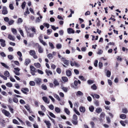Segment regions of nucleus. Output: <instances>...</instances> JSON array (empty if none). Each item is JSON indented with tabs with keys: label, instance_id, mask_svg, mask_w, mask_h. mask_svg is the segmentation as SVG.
Returning <instances> with one entry per match:
<instances>
[{
	"label": "nucleus",
	"instance_id": "obj_1",
	"mask_svg": "<svg viewBox=\"0 0 128 128\" xmlns=\"http://www.w3.org/2000/svg\"><path fill=\"white\" fill-rule=\"evenodd\" d=\"M30 30V28H27L26 29V30L27 34V36L30 37H33L34 36V33L30 32L29 30Z\"/></svg>",
	"mask_w": 128,
	"mask_h": 128
},
{
	"label": "nucleus",
	"instance_id": "obj_2",
	"mask_svg": "<svg viewBox=\"0 0 128 128\" xmlns=\"http://www.w3.org/2000/svg\"><path fill=\"white\" fill-rule=\"evenodd\" d=\"M30 68L32 74L33 76L35 75V72H36V69L32 66H30Z\"/></svg>",
	"mask_w": 128,
	"mask_h": 128
},
{
	"label": "nucleus",
	"instance_id": "obj_3",
	"mask_svg": "<svg viewBox=\"0 0 128 128\" xmlns=\"http://www.w3.org/2000/svg\"><path fill=\"white\" fill-rule=\"evenodd\" d=\"M30 54L33 56V58L35 59H37L38 57L36 55V52L35 51L33 50H30L29 52Z\"/></svg>",
	"mask_w": 128,
	"mask_h": 128
},
{
	"label": "nucleus",
	"instance_id": "obj_4",
	"mask_svg": "<svg viewBox=\"0 0 128 128\" xmlns=\"http://www.w3.org/2000/svg\"><path fill=\"white\" fill-rule=\"evenodd\" d=\"M8 12L7 10V8L6 6H3L2 10V14L4 15H6L8 13Z\"/></svg>",
	"mask_w": 128,
	"mask_h": 128
},
{
	"label": "nucleus",
	"instance_id": "obj_5",
	"mask_svg": "<svg viewBox=\"0 0 128 128\" xmlns=\"http://www.w3.org/2000/svg\"><path fill=\"white\" fill-rule=\"evenodd\" d=\"M0 45L2 47H4L6 46V41L5 40L2 39H0Z\"/></svg>",
	"mask_w": 128,
	"mask_h": 128
},
{
	"label": "nucleus",
	"instance_id": "obj_6",
	"mask_svg": "<svg viewBox=\"0 0 128 128\" xmlns=\"http://www.w3.org/2000/svg\"><path fill=\"white\" fill-rule=\"evenodd\" d=\"M21 91L24 94H27V93L26 92H28L29 90L28 88H22L21 90Z\"/></svg>",
	"mask_w": 128,
	"mask_h": 128
},
{
	"label": "nucleus",
	"instance_id": "obj_7",
	"mask_svg": "<svg viewBox=\"0 0 128 128\" xmlns=\"http://www.w3.org/2000/svg\"><path fill=\"white\" fill-rule=\"evenodd\" d=\"M2 112L6 116H7L8 117L10 115V114L9 112L5 109H3L2 110Z\"/></svg>",
	"mask_w": 128,
	"mask_h": 128
},
{
	"label": "nucleus",
	"instance_id": "obj_8",
	"mask_svg": "<svg viewBox=\"0 0 128 128\" xmlns=\"http://www.w3.org/2000/svg\"><path fill=\"white\" fill-rule=\"evenodd\" d=\"M34 81L38 85H39L41 82V79L39 78H36L34 80Z\"/></svg>",
	"mask_w": 128,
	"mask_h": 128
},
{
	"label": "nucleus",
	"instance_id": "obj_9",
	"mask_svg": "<svg viewBox=\"0 0 128 128\" xmlns=\"http://www.w3.org/2000/svg\"><path fill=\"white\" fill-rule=\"evenodd\" d=\"M36 45H38V52L40 53H41L43 52V50L42 47L40 46L38 44L36 43Z\"/></svg>",
	"mask_w": 128,
	"mask_h": 128
},
{
	"label": "nucleus",
	"instance_id": "obj_10",
	"mask_svg": "<svg viewBox=\"0 0 128 128\" xmlns=\"http://www.w3.org/2000/svg\"><path fill=\"white\" fill-rule=\"evenodd\" d=\"M67 32L68 34H74V31L73 29L71 28H68L67 29Z\"/></svg>",
	"mask_w": 128,
	"mask_h": 128
},
{
	"label": "nucleus",
	"instance_id": "obj_11",
	"mask_svg": "<svg viewBox=\"0 0 128 128\" xmlns=\"http://www.w3.org/2000/svg\"><path fill=\"white\" fill-rule=\"evenodd\" d=\"M44 122L46 123V125L47 126V127L48 128H50V127L51 125V124L49 121H47L45 120Z\"/></svg>",
	"mask_w": 128,
	"mask_h": 128
},
{
	"label": "nucleus",
	"instance_id": "obj_12",
	"mask_svg": "<svg viewBox=\"0 0 128 128\" xmlns=\"http://www.w3.org/2000/svg\"><path fill=\"white\" fill-rule=\"evenodd\" d=\"M79 110L80 112L84 113L85 112L86 109L83 106H80L79 108Z\"/></svg>",
	"mask_w": 128,
	"mask_h": 128
},
{
	"label": "nucleus",
	"instance_id": "obj_13",
	"mask_svg": "<svg viewBox=\"0 0 128 128\" xmlns=\"http://www.w3.org/2000/svg\"><path fill=\"white\" fill-rule=\"evenodd\" d=\"M66 74L67 76H70L72 75V72L70 70H67L66 71Z\"/></svg>",
	"mask_w": 128,
	"mask_h": 128
},
{
	"label": "nucleus",
	"instance_id": "obj_14",
	"mask_svg": "<svg viewBox=\"0 0 128 128\" xmlns=\"http://www.w3.org/2000/svg\"><path fill=\"white\" fill-rule=\"evenodd\" d=\"M8 38L10 40H12L14 41L15 40V38L14 36H12L10 34H9L8 35Z\"/></svg>",
	"mask_w": 128,
	"mask_h": 128
},
{
	"label": "nucleus",
	"instance_id": "obj_15",
	"mask_svg": "<svg viewBox=\"0 0 128 128\" xmlns=\"http://www.w3.org/2000/svg\"><path fill=\"white\" fill-rule=\"evenodd\" d=\"M30 62V60L29 59H26L24 62V64L27 66Z\"/></svg>",
	"mask_w": 128,
	"mask_h": 128
},
{
	"label": "nucleus",
	"instance_id": "obj_16",
	"mask_svg": "<svg viewBox=\"0 0 128 128\" xmlns=\"http://www.w3.org/2000/svg\"><path fill=\"white\" fill-rule=\"evenodd\" d=\"M42 99L47 104L49 103V102L48 101V99L45 96H43L42 97Z\"/></svg>",
	"mask_w": 128,
	"mask_h": 128
},
{
	"label": "nucleus",
	"instance_id": "obj_17",
	"mask_svg": "<svg viewBox=\"0 0 128 128\" xmlns=\"http://www.w3.org/2000/svg\"><path fill=\"white\" fill-rule=\"evenodd\" d=\"M53 83L54 84V86H59L60 84L58 82L56 79H54Z\"/></svg>",
	"mask_w": 128,
	"mask_h": 128
},
{
	"label": "nucleus",
	"instance_id": "obj_18",
	"mask_svg": "<svg viewBox=\"0 0 128 128\" xmlns=\"http://www.w3.org/2000/svg\"><path fill=\"white\" fill-rule=\"evenodd\" d=\"M24 107L29 112V113H31L32 111L30 110V108L29 106H28V105H27V106H25Z\"/></svg>",
	"mask_w": 128,
	"mask_h": 128
},
{
	"label": "nucleus",
	"instance_id": "obj_19",
	"mask_svg": "<svg viewBox=\"0 0 128 128\" xmlns=\"http://www.w3.org/2000/svg\"><path fill=\"white\" fill-rule=\"evenodd\" d=\"M46 72L47 75L48 76H49V74L50 75H52V72L49 70L46 69Z\"/></svg>",
	"mask_w": 128,
	"mask_h": 128
},
{
	"label": "nucleus",
	"instance_id": "obj_20",
	"mask_svg": "<svg viewBox=\"0 0 128 128\" xmlns=\"http://www.w3.org/2000/svg\"><path fill=\"white\" fill-rule=\"evenodd\" d=\"M62 78L63 81L65 82H67L68 81V78L66 77L63 76Z\"/></svg>",
	"mask_w": 128,
	"mask_h": 128
},
{
	"label": "nucleus",
	"instance_id": "obj_21",
	"mask_svg": "<svg viewBox=\"0 0 128 128\" xmlns=\"http://www.w3.org/2000/svg\"><path fill=\"white\" fill-rule=\"evenodd\" d=\"M34 65L36 68H40L41 66L40 64L38 62L34 63Z\"/></svg>",
	"mask_w": 128,
	"mask_h": 128
},
{
	"label": "nucleus",
	"instance_id": "obj_22",
	"mask_svg": "<svg viewBox=\"0 0 128 128\" xmlns=\"http://www.w3.org/2000/svg\"><path fill=\"white\" fill-rule=\"evenodd\" d=\"M0 64L6 68L9 69V66H7L5 63L2 62H1Z\"/></svg>",
	"mask_w": 128,
	"mask_h": 128
},
{
	"label": "nucleus",
	"instance_id": "obj_23",
	"mask_svg": "<svg viewBox=\"0 0 128 128\" xmlns=\"http://www.w3.org/2000/svg\"><path fill=\"white\" fill-rule=\"evenodd\" d=\"M4 74L7 77H9L10 75L9 72L8 71H6L4 72Z\"/></svg>",
	"mask_w": 128,
	"mask_h": 128
},
{
	"label": "nucleus",
	"instance_id": "obj_24",
	"mask_svg": "<svg viewBox=\"0 0 128 128\" xmlns=\"http://www.w3.org/2000/svg\"><path fill=\"white\" fill-rule=\"evenodd\" d=\"M102 111V109L100 108H97L96 110V112L98 113H100Z\"/></svg>",
	"mask_w": 128,
	"mask_h": 128
},
{
	"label": "nucleus",
	"instance_id": "obj_25",
	"mask_svg": "<svg viewBox=\"0 0 128 128\" xmlns=\"http://www.w3.org/2000/svg\"><path fill=\"white\" fill-rule=\"evenodd\" d=\"M64 110L65 112L68 115H69L70 114V112L69 110L66 108L64 109Z\"/></svg>",
	"mask_w": 128,
	"mask_h": 128
},
{
	"label": "nucleus",
	"instance_id": "obj_26",
	"mask_svg": "<svg viewBox=\"0 0 128 128\" xmlns=\"http://www.w3.org/2000/svg\"><path fill=\"white\" fill-rule=\"evenodd\" d=\"M76 96H82L83 95V94L80 91H78L77 92L76 94Z\"/></svg>",
	"mask_w": 128,
	"mask_h": 128
},
{
	"label": "nucleus",
	"instance_id": "obj_27",
	"mask_svg": "<svg viewBox=\"0 0 128 128\" xmlns=\"http://www.w3.org/2000/svg\"><path fill=\"white\" fill-rule=\"evenodd\" d=\"M122 112L125 114H126L128 112V110L126 108H124L122 109Z\"/></svg>",
	"mask_w": 128,
	"mask_h": 128
},
{
	"label": "nucleus",
	"instance_id": "obj_28",
	"mask_svg": "<svg viewBox=\"0 0 128 128\" xmlns=\"http://www.w3.org/2000/svg\"><path fill=\"white\" fill-rule=\"evenodd\" d=\"M120 118L122 119H124L126 118V116L124 114H122L120 115Z\"/></svg>",
	"mask_w": 128,
	"mask_h": 128
},
{
	"label": "nucleus",
	"instance_id": "obj_29",
	"mask_svg": "<svg viewBox=\"0 0 128 128\" xmlns=\"http://www.w3.org/2000/svg\"><path fill=\"white\" fill-rule=\"evenodd\" d=\"M91 88L94 90H96L97 88V87L95 84H93L91 86Z\"/></svg>",
	"mask_w": 128,
	"mask_h": 128
},
{
	"label": "nucleus",
	"instance_id": "obj_30",
	"mask_svg": "<svg viewBox=\"0 0 128 128\" xmlns=\"http://www.w3.org/2000/svg\"><path fill=\"white\" fill-rule=\"evenodd\" d=\"M47 57L49 59H51L54 56L52 54L49 53L47 55Z\"/></svg>",
	"mask_w": 128,
	"mask_h": 128
},
{
	"label": "nucleus",
	"instance_id": "obj_31",
	"mask_svg": "<svg viewBox=\"0 0 128 128\" xmlns=\"http://www.w3.org/2000/svg\"><path fill=\"white\" fill-rule=\"evenodd\" d=\"M11 30L12 32L14 34L16 35V34L17 31L16 29L13 28H11Z\"/></svg>",
	"mask_w": 128,
	"mask_h": 128
},
{
	"label": "nucleus",
	"instance_id": "obj_32",
	"mask_svg": "<svg viewBox=\"0 0 128 128\" xmlns=\"http://www.w3.org/2000/svg\"><path fill=\"white\" fill-rule=\"evenodd\" d=\"M8 108H9V110L10 111V112L12 113H14V109L11 107L10 106V105H8Z\"/></svg>",
	"mask_w": 128,
	"mask_h": 128
},
{
	"label": "nucleus",
	"instance_id": "obj_33",
	"mask_svg": "<svg viewBox=\"0 0 128 128\" xmlns=\"http://www.w3.org/2000/svg\"><path fill=\"white\" fill-rule=\"evenodd\" d=\"M13 122L16 124L19 125L20 123L19 122L16 120L14 119L13 120Z\"/></svg>",
	"mask_w": 128,
	"mask_h": 128
},
{
	"label": "nucleus",
	"instance_id": "obj_34",
	"mask_svg": "<svg viewBox=\"0 0 128 128\" xmlns=\"http://www.w3.org/2000/svg\"><path fill=\"white\" fill-rule=\"evenodd\" d=\"M55 110L56 112L59 113L60 111V110L59 108L56 107L55 108Z\"/></svg>",
	"mask_w": 128,
	"mask_h": 128
},
{
	"label": "nucleus",
	"instance_id": "obj_35",
	"mask_svg": "<svg viewBox=\"0 0 128 128\" xmlns=\"http://www.w3.org/2000/svg\"><path fill=\"white\" fill-rule=\"evenodd\" d=\"M56 47L58 49H60L62 47V45L60 44H56Z\"/></svg>",
	"mask_w": 128,
	"mask_h": 128
},
{
	"label": "nucleus",
	"instance_id": "obj_36",
	"mask_svg": "<svg viewBox=\"0 0 128 128\" xmlns=\"http://www.w3.org/2000/svg\"><path fill=\"white\" fill-rule=\"evenodd\" d=\"M54 97L56 98L57 100L58 101H60L61 100L60 98H59V96L57 94H55L54 95Z\"/></svg>",
	"mask_w": 128,
	"mask_h": 128
},
{
	"label": "nucleus",
	"instance_id": "obj_37",
	"mask_svg": "<svg viewBox=\"0 0 128 128\" xmlns=\"http://www.w3.org/2000/svg\"><path fill=\"white\" fill-rule=\"evenodd\" d=\"M42 88L44 90H46L47 89V87L46 85H44V84H42L41 86Z\"/></svg>",
	"mask_w": 128,
	"mask_h": 128
},
{
	"label": "nucleus",
	"instance_id": "obj_38",
	"mask_svg": "<svg viewBox=\"0 0 128 128\" xmlns=\"http://www.w3.org/2000/svg\"><path fill=\"white\" fill-rule=\"evenodd\" d=\"M89 109L90 111L91 112H92L94 111V106H91L89 107Z\"/></svg>",
	"mask_w": 128,
	"mask_h": 128
},
{
	"label": "nucleus",
	"instance_id": "obj_39",
	"mask_svg": "<svg viewBox=\"0 0 128 128\" xmlns=\"http://www.w3.org/2000/svg\"><path fill=\"white\" fill-rule=\"evenodd\" d=\"M62 89L65 92H66L68 91V88L66 87H64L62 86Z\"/></svg>",
	"mask_w": 128,
	"mask_h": 128
},
{
	"label": "nucleus",
	"instance_id": "obj_40",
	"mask_svg": "<svg viewBox=\"0 0 128 128\" xmlns=\"http://www.w3.org/2000/svg\"><path fill=\"white\" fill-rule=\"evenodd\" d=\"M111 72L109 70H108L106 73L107 76L108 77H110L111 75Z\"/></svg>",
	"mask_w": 128,
	"mask_h": 128
},
{
	"label": "nucleus",
	"instance_id": "obj_41",
	"mask_svg": "<svg viewBox=\"0 0 128 128\" xmlns=\"http://www.w3.org/2000/svg\"><path fill=\"white\" fill-rule=\"evenodd\" d=\"M6 85L7 86L9 87H11L12 86V84L10 82H8L6 84Z\"/></svg>",
	"mask_w": 128,
	"mask_h": 128
},
{
	"label": "nucleus",
	"instance_id": "obj_42",
	"mask_svg": "<svg viewBox=\"0 0 128 128\" xmlns=\"http://www.w3.org/2000/svg\"><path fill=\"white\" fill-rule=\"evenodd\" d=\"M94 82L93 80H89L87 81V83L89 84H91Z\"/></svg>",
	"mask_w": 128,
	"mask_h": 128
},
{
	"label": "nucleus",
	"instance_id": "obj_43",
	"mask_svg": "<svg viewBox=\"0 0 128 128\" xmlns=\"http://www.w3.org/2000/svg\"><path fill=\"white\" fill-rule=\"evenodd\" d=\"M29 84L31 86H34L35 85V82L33 81H30Z\"/></svg>",
	"mask_w": 128,
	"mask_h": 128
},
{
	"label": "nucleus",
	"instance_id": "obj_44",
	"mask_svg": "<svg viewBox=\"0 0 128 128\" xmlns=\"http://www.w3.org/2000/svg\"><path fill=\"white\" fill-rule=\"evenodd\" d=\"M72 122L73 124L75 125H76L78 123V121L77 120H72Z\"/></svg>",
	"mask_w": 128,
	"mask_h": 128
},
{
	"label": "nucleus",
	"instance_id": "obj_45",
	"mask_svg": "<svg viewBox=\"0 0 128 128\" xmlns=\"http://www.w3.org/2000/svg\"><path fill=\"white\" fill-rule=\"evenodd\" d=\"M49 115L51 117L54 118H56L55 116L52 113L50 112H49Z\"/></svg>",
	"mask_w": 128,
	"mask_h": 128
},
{
	"label": "nucleus",
	"instance_id": "obj_46",
	"mask_svg": "<svg viewBox=\"0 0 128 128\" xmlns=\"http://www.w3.org/2000/svg\"><path fill=\"white\" fill-rule=\"evenodd\" d=\"M26 2H24L22 3L21 5L22 8L23 9H24L25 6Z\"/></svg>",
	"mask_w": 128,
	"mask_h": 128
},
{
	"label": "nucleus",
	"instance_id": "obj_47",
	"mask_svg": "<svg viewBox=\"0 0 128 128\" xmlns=\"http://www.w3.org/2000/svg\"><path fill=\"white\" fill-rule=\"evenodd\" d=\"M8 22L9 24L10 25H12L14 22V21L12 20H9Z\"/></svg>",
	"mask_w": 128,
	"mask_h": 128
},
{
	"label": "nucleus",
	"instance_id": "obj_48",
	"mask_svg": "<svg viewBox=\"0 0 128 128\" xmlns=\"http://www.w3.org/2000/svg\"><path fill=\"white\" fill-rule=\"evenodd\" d=\"M30 30L33 32H34V34L36 33V30L35 28H34V27H32L31 28Z\"/></svg>",
	"mask_w": 128,
	"mask_h": 128
},
{
	"label": "nucleus",
	"instance_id": "obj_49",
	"mask_svg": "<svg viewBox=\"0 0 128 128\" xmlns=\"http://www.w3.org/2000/svg\"><path fill=\"white\" fill-rule=\"evenodd\" d=\"M98 60H96L94 62V66L96 67H97L98 66Z\"/></svg>",
	"mask_w": 128,
	"mask_h": 128
},
{
	"label": "nucleus",
	"instance_id": "obj_50",
	"mask_svg": "<svg viewBox=\"0 0 128 128\" xmlns=\"http://www.w3.org/2000/svg\"><path fill=\"white\" fill-rule=\"evenodd\" d=\"M74 112H75L78 115H80V114L79 112L76 109V108H74Z\"/></svg>",
	"mask_w": 128,
	"mask_h": 128
},
{
	"label": "nucleus",
	"instance_id": "obj_51",
	"mask_svg": "<svg viewBox=\"0 0 128 128\" xmlns=\"http://www.w3.org/2000/svg\"><path fill=\"white\" fill-rule=\"evenodd\" d=\"M13 102L16 103H17L18 102V99L15 97H14L13 99Z\"/></svg>",
	"mask_w": 128,
	"mask_h": 128
},
{
	"label": "nucleus",
	"instance_id": "obj_52",
	"mask_svg": "<svg viewBox=\"0 0 128 128\" xmlns=\"http://www.w3.org/2000/svg\"><path fill=\"white\" fill-rule=\"evenodd\" d=\"M43 25L45 26L47 28H48L50 26V24L48 23H44L43 24Z\"/></svg>",
	"mask_w": 128,
	"mask_h": 128
},
{
	"label": "nucleus",
	"instance_id": "obj_53",
	"mask_svg": "<svg viewBox=\"0 0 128 128\" xmlns=\"http://www.w3.org/2000/svg\"><path fill=\"white\" fill-rule=\"evenodd\" d=\"M8 58L10 60H12L14 58L13 56L11 55H8Z\"/></svg>",
	"mask_w": 128,
	"mask_h": 128
},
{
	"label": "nucleus",
	"instance_id": "obj_54",
	"mask_svg": "<svg viewBox=\"0 0 128 128\" xmlns=\"http://www.w3.org/2000/svg\"><path fill=\"white\" fill-rule=\"evenodd\" d=\"M64 63L66 65L68 66L69 65V60H66L64 62Z\"/></svg>",
	"mask_w": 128,
	"mask_h": 128
},
{
	"label": "nucleus",
	"instance_id": "obj_55",
	"mask_svg": "<svg viewBox=\"0 0 128 128\" xmlns=\"http://www.w3.org/2000/svg\"><path fill=\"white\" fill-rule=\"evenodd\" d=\"M42 110L44 112H45L46 110V108L43 105H42L40 106Z\"/></svg>",
	"mask_w": 128,
	"mask_h": 128
},
{
	"label": "nucleus",
	"instance_id": "obj_56",
	"mask_svg": "<svg viewBox=\"0 0 128 128\" xmlns=\"http://www.w3.org/2000/svg\"><path fill=\"white\" fill-rule=\"evenodd\" d=\"M26 123L27 126H31V124L30 122L28 121H26Z\"/></svg>",
	"mask_w": 128,
	"mask_h": 128
},
{
	"label": "nucleus",
	"instance_id": "obj_57",
	"mask_svg": "<svg viewBox=\"0 0 128 128\" xmlns=\"http://www.w3.org/2000/svg\"><path fill=\"white\" fill-rule=\"evenodd\" d=\"M90 124L92 128H94L95 124H94V122H93L92 121L90 123Z\"/></svg>",
	"mask_w": 128,
	"mask_h": 128
},
{
	"label": "nucleus",
	"instance_id": "obj_58",
	"mask_svg": "<svg viewBox=\"0 0 128 128\" xmlns=\"http://www.w3.org/2000/svg\"><path fill=\"white\" fill-rule=\"evenodd\" d=\"M52 31L51 29H48L47 30V34L48 35H50L52 33Z\"/></svg>",
	"mask_w": 128,
	"mask_h": 128
},
{
	"label": "nucleus",
	"instance_id": "obj_59",
	"mask_svg": "<svg viewBox=\"0 0 128 128\" xmlns=\"http://www.w3.org/2000/svg\"><path fill=\"white\" fill-rule=\"evenodd\" d=\"M0 54L2 57H4L6 56V54L3 52H0Z\"/></svg>",
	"mask_w": 128,
	"mask_h": 128
},
{
	"label": "nucleus",
	"instance_id": "obj_60",
	"mask_svg": "<svg viewBox=\"0 0 128 128\" xmlns=\"http://www.w3.org/2000/svg\"><path fill=\"white\" fill-rule=\"evenodd\" d=\"M94 103L96 106H98L99 105V102L98 100H95L94 101Z\"/></svg>",
	"mask_w": 128,
	"mask_h": 128
},
{
	"label": "nucleus",
	"instance_id": "obj_61",
	"mask_svg": "<svg viewBox=\"0 0 128 128\" xmlns=\"http://www.w3.org/2000/svg\"><path fill=\"white\" fill-rule=\"evenodd\" d=\"M73 120H77L78 117L75 114L73 115Z\"/></svg>",
	"mask_w": 128,
	"mask_h": 128
},
{
	"label": "nucleus",
	"instance_id": "obj_62",
	"mask_svg": "<svg viewBox=\"0 0 128 128\" xmlns=\"http://www.w3.org/2000/svg\"><path fill=\"white\" fill-rule=\"evenodd\" d=\"M120 124H121L124 126H125L126 124H124V122L122 120H121L120 122Z\"/></svg>",
	"mask_w": 128,
	"mask_h": 128
},
{
	"label": "nucleus",
	"instance_id": "obj_63",
	"mask_svg": "<svg viewBox=\"0 0 128 128\" xmlns=\"http://www.w3.org/2000/svg\"><path fill=\"white\" fill-rule=\"evenodd\" d=\"M4 20L6 22H8L9 21V18L8 17H5L4 18Z\"/></svg>",
	"mask_w": 128,
	"mask_h": 128
},
{
	"label": "nucleus",
	"instance_id": "obj_64",
	"mask_svg": "<svg viewBox=\"0 0 128 128\" xmlns=\"http://www.w3.org/2000/svg\"><path fill=\"white\" fill-rule=\"evenodd\" d=\"M23 21L22 19L21 18H19L18 20L17 23H21Z\"/></svg>",
	"mask_w": 128,
	"mask_h": 128
}]
</instances>
